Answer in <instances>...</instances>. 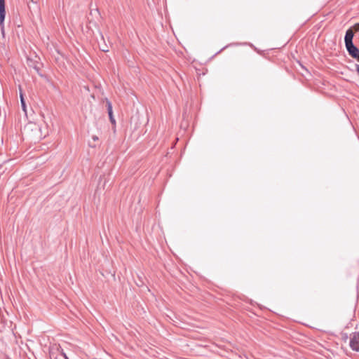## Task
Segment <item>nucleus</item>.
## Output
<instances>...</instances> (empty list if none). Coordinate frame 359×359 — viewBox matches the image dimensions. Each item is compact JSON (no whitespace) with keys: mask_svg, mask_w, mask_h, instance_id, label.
<instances>
[{"mask_svg":"<svg viewBox=\"0 0 359 359\" xmlns=\"http://www.w3.org/2000/svg\"><path fill=\"white\" fill-rule=\"evenodd\" d=\"M356 72L359 75V65H356Z\"/></svg>","mask_w":359,"mask_h":359,"instance_id":"4468645a","label":"nucleus"},{"mask_svg":"<svg viewBox=\"0 0 359 359\" xmlns=\"http://www.w3.org/2000/svg\"><path fill=\"white\" fill-rule=\"evenodd\" d=\"M354 34L352 29H348L346 32L344 37V41L345 44L353 43V38Z\"/></svg>","mask_w":359,"mask_h":359,"instance_id":"423d86ee","label":"nucleus"},{"mask_svg":"<svg viewBox=\"0 0 359 359\" xmlns=\"http://www.w3.org/2000/svg\"><path fill=\"white\" fill-rule=\"evenodd\" d=\"M353 29L355 32H358L359 31V23H357L355 24L354 26H353Z\"/></svg>","mask_w":359,"mask_h":359,"instance_id":"9b49d317","label":"nucleus"},{"mask_svg":"<svg viewBox=\"0 0 359 359\" xmlns=\"http://www.w3.org/2000/svg\"><path fill=\"white\" fill-rule=\"evenodd\" d=\"M345 46L347 51L351 57L354 58L358 56L359 50L356 46H354L353 43L345 44Z\"/></svg>","mask_w":359,"mask_h":359,"instance_id":"20e7f679","label":"nucleus"},{"mask_svg":"<svg viewBox=\"0 0 359 359\" xmlns=\"http://www.w3.org/2000/svg\"><path fill=\"white\" fill-rule=\"evenodd\" d=\"M50 359H69L60 346H55L50 350Z\"/></svg>","mask_w":359,"mask_h":359,"instance_id":"f257e3e1","label":"nucleus"},{"mask_svg":"<svg viewBox=\"0 0 359 359\" xmlns=\"http://www.w3.org/2000/svg\"><path fill=\"white\" fill-rule=\"evenodd\" d=\"M89 146L91 147H95V145H93L92 143L90 142H89Z\"/></svg>","mask_w":359,"mask_h":359,"instance_id":"2eb2a0df","label":"nucleus"},{"mask_svg":"<svg viewBox=\"0 0 359 359\" xmlns=\"http://www.w3.org/2000/svg\"><path fill=\"white\" fill-rule=\"evenodd\" d=\"M37 1L38 0H31V1L28 4L29 9H32L31 4L34 6L33 8L37 10L38 6H37Z\"/></svg>","mask_w":359,"mask_h":359,"instance_id":"6e6552de","label":"nucleus"},{"mask_svg":"<svg viewBox=\"0 0 359 359\" xmlns=\"http://www.w3.org/2000/svg\"><path fill=\"white\" fill-rule=\"evenodd\" d=\"M140 282H138V283H137V286H140Z\"/></svg>","mask_w":359,"mask_h":359,"instance_id":"6ab92c4d","label":"nucleus"},{"mask_svg":"<svg viewBox=\"0 0 359 359\" xmlns=\"http://www.w3.org/2000/svg\"><path fill=\"white\" fill-rule=\"evenodd\" d=\"M1 141L4 142L3 136H1Z\"/></svg>","mask_w":359,"mask_h":359,"instance_id":"a211bd4d","label":"nucleus"},{"mask_svg":"<svg viewBox=\"0 0 359 359\" xmlns=\"http://www.w3.org/2000/svg\"><path fill=\"white\" fill-rule=\"evenodd\" d=\"M358 140H359V135L358 136Z\"/></svg>","mask_w":359,"mask_h":359,"instance_id":"412c9836","label":"nucleus"},{"mask_svg":"<svg viewBox=\"0 0 359 359\" xmlns=\"http://www.w3.org/2000/svg\"><path fill=\"white\" fill-rule=\"evenodd\" d=\"M355 59H357V60L359 62V53H358V55L356 57H355Z\"/></svg>","mask_w":359,"mask_h":359,"instance_id":"dca6fc26","label":"nucleus"},{"mask_svg":"<svg viewBox=\"0 0 359 359\" xmlns=\"http://www.w3.org/2000/svg\"><path fill=\"white\" fill-rule=\"evenodd\" d=\"M140 282H138V283H137V286H140Z\"/></svg>","mask_w":359,"mask_h":359,"instance_id":"aec40b11","label":"nucleus"},{"mask_svg":"<svg viewBox=\"0 0 359 359\" xmlns=\"http://www.w3.org/2000/svg\"><path fill=\"white\" fill-rule=\"evenodd\" d=\"M24 132L26 133L29 132H32L34 133H39L41 132V129L36 123L29 122L25 126Z\"/></svg>","mask_w":359,"mask_h":359,"instance_id":"7ed1b4c3","label":"nucleus"},{"mask_svg":"<svg viewBox=\"0 0 359 359\" xmlns=\"http://www.w3.org/2000/svg\"><path fill=\"white\" fill-rule=\"evenodd\" d=\"M92 138H93V140L94 142H95V141L98 140V139H99V138H98V136H92Z\"/></svg>","mask_w":359,"mask_h":359,"instance_id":"f8f14e48","label":"nucleus"},{"mask_svg":"<svg viewBox=\"0 0 359 359\" xmlns=\"http://www.w3.org/2000/svg\"><path fill=\"white\" fill-rule=\"evenodd\" d=\"M109 119H110L111 122L112 123H115V119L114 118L113 113L112 114H109Z\"/></svg>","mask_w":359,"mask_h":359,"instance_id":"9d476101","label":"nucleus"},{"mask_svg":"<svg viewBox=\"0 0 359 359\" xmlns=\"http://www.w3.org/2000/svg\"><path fill=\"white\" fill-rule=\"evenodd\" d=\"M179 140V138L178 137H176L175 138V141L177 142Z\"/></svg>","mask_w":359,"mask_h":359,"instance_id":"f3484780","label":"nucleus"},{"mask_svg":"<svg viewBox=\"0 0 359 359\" xmlns=\"http://www.w3.org/2000/svg\"><path fill=\"white\" fill-rule=\"evenodd\" d=\"M6 16L5 1L0 0V25L3 27Z\"/></svg>","mask_w":359,"mask_h":359,"instance_id":"39448f33","label":"nucleus"},{"mask_svg":"<svg viewBox=\"0 0 359 359\" xmlns=\"http://www.w3.org/2000/svg\"><path fill=\"white\" fill-rule=\"evenodd\" d=\"M349 344L352 350L359 352V332L353 335Z\"/></svg>","mask_w":359,"mask_h":359,"instance_id":"f03ea898","label":"nucleus"},{"mask_svg":"<svg viewBox=\"0 0 359 359\" xmlns=\"http://www.w3.org/2000/svg\"><path fill=\"white\" fill-rule=\"evenodd\" d=\"M20 102H21L22 108L23 111L25 112H26V104H25V100L23 97L22 92L20 88Z\"/></svg>","mask_w":359,"mask_h":359,"instance_id":"0eeeda50","label":"nucleus"},{"mask_svg":"<svg viewBox=\"0 0 359 359\" xmlns=\"http://www.w3.org/2000/svg\"><path fill=\"white\" fill-rule=\"evenodd\" d=\"M101 50H102V51H104V52H107V51H108V49H107V47H105V46L102 47V48H101Z\"/></svg>","mask_w":359,"mask_h":359,"instance_id":"ddd939ff","label":"nucleus"},{"mask_svg":"<svg viewBox=\"0 0 359 359\" xmlns=\"http://www.w3.org/2000/svg\"><path fill=\"white\" fill-rule=\"evenodd\" d=\"M107 107L108 114H112V112H113L112 105H111V102L109 101L108 100H107Z\"/></svg>","mask_w":359,"mask_h":359,"instance_id":"1a4fd4ad","label":"nucleus"}]
</instances>
